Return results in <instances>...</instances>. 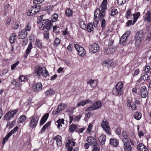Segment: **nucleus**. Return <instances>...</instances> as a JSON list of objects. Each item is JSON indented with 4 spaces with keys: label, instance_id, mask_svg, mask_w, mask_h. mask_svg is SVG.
Instances as JSON below:
<instances>
[{
    "label": "nucleus",
    "instance_id": "nucleus-1",
    "mask_svg": "<svg viewBox=\"0 0 151 151\" xmlns=\"http://www.w3.org/2000/svg\"><path fill=\"white\" fill-rule=\"evenodd\" d=\"M124 86V83L122 81H119L117 83L115 86V88H113L112 93L113 95L116 96H119L122 95L123 93V89Z\"/></svg>",
    "mask_w": 151,
    "mask_h": 151
},
{
    "label": "nucleus",
    "instance_id": "nucleus-2",
    "mask_svg": "<svg viewBox=\"0 0 151 151\" xmlns=\"http://www.w3.org/2000/svg\"><path fill=\"white\" fill-rule=\"evenodd\" d=\"M107 0H103L99 8L97 9L96 10V14H100V16L105 15V10L107 8Z\"/></svg>",
    "mask_w": 151,
    "mask_h": 151
},
{
    "label": "nucleus",
    "instance_id": "nucleus-3",
    "mask_svg": "<svg viewBox=\"0 0 151 151\" xmlns=\"http://www.w3.org/2000/svg\"><path fill=\"white\" fill-rule=\"evenodd\" d=\"M39 119V117L37 115H33L29 118V127L32 128L35 127Z\"/></svg>",
    "mask_w": 151,
    "mask_h": 151
},
{
    "label": "nucleus",
    "instance_id": "nucleus-4",
    "mask_svg": "<svg viewBox=\"0 0 151 151\" xmlns=\"http://www.w3.org/2000/svg\"><path fill=\"white\" fill-rule=\"evenodd\" d=\"M40 8V6L39 5L30 7L27 11V15L29 16H32L37 13Z\"/></svg>",
    "mask_w": 151,
    "mask_h": 151
},
{
    "label": "nucleus",
    "instance_id": "nucleus-5",
    "mask_svg": "<svg viewBox=\"0 0 151 151\" xmlns=\"http://www.w3.org/2000/svg\"><path fill=\"white\" fill-rule=\"evenodd\" d=\"M35 72L38 76L41 74L42 76L45 77L48 75V73L45 68L39 66L35 68Z\"/></svg>",
    "mask_w": 151,
    "mask_h": 151
},
{
    "label": "nucleus",
    "instance_id": "nucleus-6",
    "mask_svg": "<svg viewBox=\"0 0 151 151\" xmlns=\"http://www.w3.org/2000/svg\"><path fill=\"white\" fill-rule=\"evenodd\" d=\"M52 24L51 21L47 19H44L42 20V24L40 26V28L41 30L46 29L47 30H49L52 27Z\"/></svg>",
    "mask_w": 151,
    "mask_h": 151
},
{
    "label": "nucleus",
    "instance_id": "nucleus-7",
    "mask_svg": "<svg viewBox=\"0 0 151 151\" xmlns=\"http://www.w3.org/2000/svg\"><path fill=\"white\" fill-rule=\"evenodd\" d=\"M18 111V110L17 109L9 111L4 116V120H10L14 116Z\"/></svg>",
    "mask_w": 151,
    "mask_h": 151
},
{
    "label": "nucleus",
    "instance_id": "nucleus-8",
    "mask_svg": "<svg viewBox=\"0 0 151 151\" xmlns=\"http://www.w3.org/2000/svg\"><path fill=\"white\" fill-rule=\"evenodd\" d=\"M75 47L79 55L83 57L86 55V52L83 47L77 44L75 45Z\"/></svg>",
    "mask_w": 151,
    "mask_h": 151
},
{
    "label": "nucleus",
    "instance_id": "nucleus-9",
    "mask_svg": "<svg viewBox=\"0 0 151 151\" xmlns=\"http://www.w3.org/2000/svg\"><path fill=\"white\" fill-rule=\"evenodd\" d=\"M102 105V103L99 101H97L93 104L92 105L89 107L86 110V111H91L94 110L98 109L101 107Z\"/></svg>",
    "mask_w": 151,
    "mask_h": 151
},
{
    "label": "nucleus",
    "instance_id": "nucleus-10",
    "mask_svg": "<svg viewBox=\"0 0 151 151\" xmlns=\"http://www.w3.org/2000/svg\"><path fill=\"white\" fill-rule=\"evenodd\" d=\"M101 126L105 132L109 134H111L109 123L106 121H103L101 123Z\"/></svg>",
    "mask_w": 151,
    "mask_h": 151
},
{
    "label": "nucleus",
    "instance_id": "nucleus-11",
    "mask_svg": "<svg viewBox=\"0 0 151 151\" xmlns=\"http://www.w3.org/2000/svg\"><path fill=\"white\" fill-rule=\"evenodd\" d=\"M130 34V32L129 31H127L122 36L120 40V43L121 45H124L125 44L126 40Z\"/></svg>",
    "mask_w": 151,
    "mask_h": 151
},
{
    "label": "nucleus",
    "instance_id": "nucleus-12",
    "mask_svg": "<svg viewBox=\"0 0 151 151\" xmlns=\"http://www.w3.org/2000/svg\"><path fill=\"white\" fill-rule=\"evenodd\" d=\"M76 142L73 139H69L66 144V147L67 148L68 151H72L73 149L72 147L74 146Z\"/></svg>",
    "mask_w": 151,
    "mask_h": 151
},
{
    "label": "nucleus",
    "instance_id": "nucleus-13",
    "mask_svg": "<svg viewBox=\"0 0 151 151\" xmlns=\"http://www.w3.org/2000/svg\"><path fill=\"white\" fill-rule=\"evenodd\" d=\"M141 96L143 98H145L148 95V92L146 87L142 86L140 88L139 92Z\"/></svg>",
    "mask_w": 151,
    "mask_h": 151
},
{
    "label": "nucleus",
    "instance_id": "nucleus-14",
    "mask_svg": "<svg viewBox=\"0 0 151 151\" xmlns=\"http://www.w3.org/2000/svg\"><path fill=\"white\" fill-rule=\"evenodd\" d=\"M86 141L91 146L95 147L96 145V139L93 137L91 136L88 137L87 138Z\"/></svg>",
    "mask_w": 151,
    "mask_h": 151
},
{
    "label": "nucleus",
    "instance_id": "nucleus-15",
    "mask_svg": "<svg viewBox=\"0 0 151 151\" xmlns=\"http://www.w3.org/2000/svg\"><path fill=\"white\" fill-rule=\"evenodd\" d=\"M89 50L93 53H96L99 50V47L98 45L96 43L92 44L90 46Z\"/></svg>",
    "mask_w": 151,
    "mask_h": 151
},
{
    "label": "nucleus",
    "instance_id": "nucleus-16",
    "mask_svg": "<svg viewBox=\"0 0 151 151\" xmlns=\"http://www.w3.org/2000/svg\"><path fill=\"white\" fill-rule=\"evenodd\" d=\"M53 139L56 141L57 145L58 147H60L62 146V138L60 136L57 135L54 137Z\"/></svg>",
    "mask_w": 151,
    "mask_h": 151
},
{
    "label": "nucleus",
    "instance_id": "nucleus-17",
    "mask_svg": "<svg viewBox=\"0 0 151 151\" xmlns=\"http://www.w3.org/2000/svg\"><path fill=\"white\" fill-rule=\"evenodd\" d=\"M42 86L41 83H38L36 85L35 84H33L32 86V89L36 92H38L42 89Z\"/></svg>",
    "mask_w": 151,
    "mask_h": 151
},
{
    "label": "nucleus",
    "instance_id": "nucleus-18",
    "mask_svg": "<svg viewBox=\"0 0 151 151\" xmlns=\"http://www.w3.org/2000/svg\"><path fill=\"white\" fill-rule=\"evenodd\" d=\"M123 142L124 143V151H131L132 147L129 141H126Z\"/></svg>",
    "mask_w": 151,
    "mask_h": 151
},
{
    "label": "nucleus",
    "instance_id": "nucleus-19",
    "mask_svg": "<svg viewBox=\"0 0 151 151\" xmlns=\"http://www.w3.org/2000/svg\"><path fill=\"white\" fill-rule=\"evenodd\" d=\"M144 20L148 23L151 22V12L150 11L147 12L143 16Z\"/></svg>",
    "mask_w": 151,
    "mask_h": 151
},
{
    "label": "nucleus",
    "instance_id": "nucleus-20",
    "mask_svg": "<svg viewBox=\"0 0 151 151\" xmlns=\"http://www.w3.org/2000/svg\"><path fill=\"white\" fill-rule=\"evenodd\" d=\"M32 48L33 47L32 43L30 42L28 45V47L26 50L25 53L24 55V57L25 58H27Z\"/></svg>",
    "mask_w": 151,
    "mask_h": 151
},
{
    "label": "nucleus",
    "instance_id": "nucleus-21",
    "mask_svg": "<svg viewBox=\"0 0 151 151\" xmlns=\"http://www.w3.org/2000/svg\"><path fill=\"white\" fill-rule=\"evenodd\" d=\"M49 116V114L46 113L43 116L40 122V125L42 126L45 123L47 120Z\"/></svg>",
    "mask_w": 151,
    "mask_h": 151
},
{
    "label": "nucleus",
    "instance_id": "nucleus-22",
    "mask_svg": "<svg viewBox=\"0 0 151 151\" xmlns=\"http://www.w3.org/2000/svg\"><path fill=\"white\" fill-rule=\"evenodd\" d=\"M87 83L89 84L92 87H95L98 84V80H93L90 79L89 80V81L87 82Z\"/></svg>",
    "mask_w": 151,
    "mask_h": 151
},
{
    "label": "nucleus",
    "instance_id": "nucleus-23",
    "mask_svg": "<svg viewBox=\"0 0 151 151\" xmlns=\"http://www.w3.org/2000/svg\"><path fill=\"white\" fill-rule=\"evenodd\" d=\"M27 32L25 30H22L19 33V38L23 39L26 37Z\"/></svg>",
    "mask_w": 151,
    "mask_h": 151
},
{
    "label": "nucleus",
    "instance_id": "nucleus-24",
    "mask_svg": "<svg viewBox=\"0 0 151 151\" xmlns=\"http://www.w3.org/2000/svg\"><path fill=\"white\" fill-rule=\"evenodd\" d=\"M140 13L139 12H137L134 14L133 15V20L132 25H133L136 22L139 17L140 16Z\"/></svg>",
    "mask_w": 151,
    "mask_h": 151
},
{
    "label": "nucleus",
    "instance_id": "nucleus-25",
    "mask_svg": "<svg viewBox=\"0 0 151 151\" xmlns=\"http://www.w3.org/2000/svg\"><path fill=\"white\" fill-rule=\"evenodd\" d=\"M98 18H99L100 20L101 21V27L103 28L105 27L106 25V21L104 18L105 15L102 16H100V14L98 15Z\"/></svg>",
    "mask_w": 151,
    "mask_h": 151
},
{
    "label": "nucleus",
    "instance_id": "nucleus-26",
    "mask_svg": "<svg viewBox=\"0 0 151 151\" xmlns=\"http://www.w3.org/2000/svg\"><path fill=\"white\" fill-rule=\"evenodd\" d=\"M138 150L140 151H147V149L146 146L142 143L139 144L137 146Z\"/></svg>",
    "mask_w": 151,
    "mask_h": 151
},
{
    "label": "nucleus",
    "instance_id": "nucleus-27",
    "mask_svg": "<svg viewBox=\"0 0 151 151\" xmlns=\"http://www.w3.org/2000/svg\"><path fill=\"white\" fill-rule=\"evenodd\" d=\"M51 124V122H47L43 127L40 131L41 133L44 132L45 130L48 129L50 127Z\"/></svg>",
    "mask_w": 151,
    "mask_h": 151
},
{
    "label": "nucleus",
    "instance_id": "nucleus-28",
    "mask_svg": "<svg viewBox=\"0 0 151 151\" xmlns=\"http://www.w3.org/2000/svg\"><path fill=\"white\" fill-rule=\"evenodd\" d=\"M110 144L115 147H117L119 145L118 141L115 139H110Z\"/></svg>",
    "mask_w": 151,
    "mask_h": 151
},
{
    "label": "nucleus",
    "instance_id": "nucleus-29",
    "mask_svg": "<svg viewBox=\"0 0 151 151\" xmlns=\"http://www.w3.org/2000/svg\"><path fill=\"white\" fill-rule=\"evenodd\" d=\"M109 14L111 16L113 17L117 14L118 13L117 9L114 8H111Z\"/></svg>",
    "mask_w": 151,
    "mask_h": 151
},
{
    "label": "nucleus",
    "instance_id": "nucleus-30",
    "mask_svg": "<svg viewBox=\"0 0 151 151\" xmlns=\"http://www.w3.org/2000/svg\"><path fill=\"white\" fill-rule=\"evenodd\" d=\"M99 14H96V12H95L94 16V21L93 22L94 26L96 25V26L98 24L99 22L98 17V15Z\"/></svg>",
    "mask_w": 151,
    "mask_h": 151
},
{
    "label": "nucleus",
    "instance_id": "nucleus-31",
    "mask_svg": "<svg viewBox=\"0 0 151 151\" xmlns=\"http://www.w3.org/2000/svg\"><path fill=\"white\" fill-rule=\"evenodd\" d=\"M64 119H59L56 122L57 124V127L58 128L61 129V127L62 126V124H64Z\"/></svg>",
    "mask_w": 151,
    "mask_h": 151
},
{
    "label": "nucleus",
    "instance_id": "nucleus-32",
    "mask_svg": "<svg viewBox=\"0 0 151 151\" xmlns=\"http://www.w3.org/2000/svg\"><path fill=\"white\" fill-rule=\"evenodd\" d=\"M99 140L101 145L104 144L106 140V136L104 135L100 136L99 138Z\"/></svg>",
    "mask_w": 151,
    "mask_h": 151
},
{
    "label": "nucleus",
    "instance_id": "nucleus-33",
    "mask_svg": "<svg viewBox=\"0 0 151 151\" xmlns=\"http://www.w3.org/2000/svg\"><path fill=\"white\" fill-rule=\"evenodd\" d=\"M132 16V10L129 9L127 10L125 17L127 19H129L131 18Z\"/></svg>",
    "mask_w": 151,
    "mask_h": 151
},
{
    "label": "nucleus",
    "instance_id": "nucleus-34",
    "mask_svg": "<svg viewBox=\"0 0 151 151\" xmlns=\"http://www.w3.org/2000/svg\"><path fill=\"white\" fill-rule=\"evenodd\" d=\"M55 93V91L51 89H49L45 92L46 96H50L53 95Z\"/></svg>",
    "mask_w": 151,
    "mask_h": 151
},
{
    "label": "nucleus",
    "instance_id": "nucleus-35",
    "mask_svg": "<svg viewBox=\"0 0 151 151\" xmlns=\"http://www.w3.org/2000/svg\"><path fill=\"white\" fill-rule=\"evenodd\" d=\"M87 31L90 32H91L93 29V27L92 23L89 22L87 25Z\"/></svg>",
    "mask_w": 151,
    "mask_h": 151
},
{
    "label": "nucleus",
    "instance_id": "nucleus-36",
    "mask_svg": "<svg viewBox=\"0 0 151 151\" xmlns=\"http://www.w3.org/2000/svg\"><path fill=\"white\" fill-rule=\"evenodd\" d=\"M16 39V37L15 34L14 33H13L10 35L9 38V40L11 43H14Z\"/></svg>",
    "mask_w": 151,
    "mask_h": 151
},
{
    "label": "nucleus",
    "instance_id": "nucleus-37",
    "mask_svg": "<svg viewBox=\"0 0 151 151\" xmlns=\"http://www.w3.org/2000/svg\"><path fill=\"white\" fill-rule=\"evenodd\" d=\"M122 136L124 137V139H122V141L123 142L128 140V135L127 131H124L122 133Z\"/></svg>",
    "mask_w": 151,
    "mask_h": 151
},
{
    "label": "nucleus",
    "instance_id": "nucleus-38",
    "mask_svg": "<svg viewBox=\"0 0 151 151\" xmlns=\"http://www.w3.org/2000/svg\"><path fill=\"white\" fill-rule=\"evenodd\" d=\"M93 124L92 123H89L86 131L87 133L90 134L91 133L93 129Z\"/></svg>",
    "mask_w": 151,
    "mask_h": 151
},
{
    "label": "nucleus",
    "instance_id": "nucleus-39",
    "mask_svg": "<svg viewBox=\"0 0 151 151\" xmlns=\"http://www.w3.org/2000/svg\"><path fill=\"white\" fill-rule=\"evenodd\" d=\"M12 136V133L11 132H9L6 136L3 138L2 141V144L4 145L6 142L8 140L9 138Z\"/></svg>",
    "mask_w": 151,
    "mask_h": 151
},
{
    "label": "nucleus",
    "instance_id": "nucleus-40",
    "mask_svg": "<svg viewBox=\"0 0 151 151\" xmlns=\"http://www.w3.org/2000/svg\"><path fill=\"white\" fill-rule=\"evenodd\" d=\"M32 28L31 24L30 22H27L25 24L24 27V29L26 31H29L31 30Z\"/></svg>",
    "mask_w": 151,
    "mask_h": 151
},
{
    "label": "nucleus",
    "instance_id": "nucleus-41",
    "mask_svg": "<svg viewBox=\"0 0 151 151\" xmlns=\"http://www.w3.org/2000/svg\"><path fill=\"white\" fill-rule=\"evenodd\" d=\"M65 14L66 16L70 17L73 14V11L70 9H67L65 11Z\"/></svg>",
    "mask_w": 151,
    "mask_h": 151
},
{
    "label": "nucleus",
    "instance_id": "nucleus-42",
    "mask_svg": "<svg viewBox=\"0 0 151 151\" xmlns=\"http://www.w3.org/2000/svg\"><path fill=\"white\" fill-rule=\"evenodd\" d=\"M90 101L89 99H86L85 101H82L81 102L78 103L77 105V107H79L80 106H83L85 104L90 102Z\"/></svg>",
    "mask_w": 151,
    "mask_h": 151
},
{
    "label": "nucleus",
    "instance_id": "nucleus-43",
    "mask_svg": "<svg viewBox=\"0 0 151 151\" xmlns=\"http://www.w3.org/2000/svg\"><path fill=\"white\" fill-rule=\"evenodd\" d=\"M77 126L73 124H71L69 127V129L70 132H73L77 129Z\"/></svg>",
    "mask_w": 151,
    "mask_h": 151
},
{
    "label": "nucleus",
    "instance_id": "nucleus-44",
    "mask_svg": "<svg viewBox=\"0 0 151 151\" xmlns=\"http://www.w3.org/2000/svg\"><path fill=\"white\" fill-rule=\"evenodd\" d=\"M60 40L59 38H55L53 43V46L55 47H57L60 44Z\"/></svg>",
    "mask_w": 151,
    "mask_h": 151
},
{
    "label": "nucleus",
    "instance_id": "nucleus-45",
    "mask_svg": "<svg viewBox=\"0 0 151 151\" xmlns=\"http://www.w3.org/2000/svg\"><path fill=\"white\" fill-rule=\"evenodd\" d=\"M16 121H12L11 123L8 122L6 125V127L11 129L14 126L15 124Z\"/></svg>",
    "mask_w": 151,
    "mask_h": 151
},
{
    "label": "nucleus",
    "instance_id": "nucleus-46",
    "mask_svg": "<svg viewBox=\"0 0 151 151\" xmlns=\"http://www.w3.org/2000/svg\"><path fill=\"white\" fill-rule=\"evenodd\" d=\"M27 80V77L24 75H21L19 77V80L21 82H24Z\"/></svg>",
    "mask_w": 151,
    "mask_h": 151
},
{
    "label": "nucleus",
    "instance_id": "nucleus-47",
    "mask_svg": "<svg viewBox=\"0 0 151 151\" xmlns=\"http://www.w3.org/2000/svg\"><path fill=\"white\" fill-rule=\"evenodd\" d=\"M27 119L26 116L24 115L21 116L18 119L19 122L20 123H23L25 122Z\"/></svg>",
    "mask_w": 151,
    "mask_h": 151
},
{
    "label": "nucleus",
    "instance_id": "nucleus-48",
    "mask_svg": "<svg viewBox=\"0 0 151 151\" xmlns=\"http://www.w3.org/2000/svg\"><path fill=\"white\" fill-rule=\"evenodd\" d=\"M66 107V105L64 104H61L58 106V109L59 111H60L65 109Z\"/></svg>",
    "mask_w": 151,
    "mask_h": 151
},
{
    "label": "nucleus",
    "instance_id": "nucleus-49",
    "mask_svg": "<svg viewBox=\"0 0 151 151\" xmlns=\"http://www.w3.org/2000/svg\"><path fill=\"white\" fill-rule=\"evenodd\" d=\"M58 17V14H56V13H55L52 16L51 21L52 22H55L57 20Z\"/></svg>",
    "mask_w": 151,
    "mask_h": 151
},
{
    "label": "nucleus",
    "instance_id": "nucleus-50",
    "mask_svg": "<svg viewBox=\"0 0 151 151\" xmlns=\"http://www.w3.org/2000/svg\"><path fill=\"white\" fill-rule=\"evenodd\" d=\"M134 116L136 119L139 120L141 117V114L139 113L136 112L134 114Z\"/></svg>",
    "mask_w": 151,
    "mask_h": 151
},
{
    "label": "nucleus",
    "instance_id": "nucleus-51",
    "mask_svg": "<svg viewBox=\"0 0 151 151\" xmlns=\"http://www.w3.org/2000/svg\"><path fill=\"white\" fill-rule=\"evenodd\" d=\"M35 45L38 48L41 47L42 46V44L40 40L38 39H37L35 41Z\"/></svg>",
    "mask_w": 151,
    "mask_h": 151
},
{
    "label": "nucleus",
    "instance_id": "nucleus-52",
    "mask_svg": "<svg viewBox=\"0 0 151 151\" xmlns=\"http://www.w3.org/2000/svg\"><path fill=\"white\" fill-rule=\"evenodd\" d=\"M82 116V115L81 114H79L78 115L75 116H74V121L75 122H78L81 117Z\"/></svg>",
    "mask_w": 151,
    "mask_h": 151
},
{
    "label": "nucleus",
    "instance_id": "nucleus-53",
    "mask_svg": "<svg viewBox=\"0 0 151 151\" xmlns=\"http://www.w3.org/2000/svg\"><path fill=\"white\" fill-rule=\"evenodd\" d=\"M80 27L83 29H85L86 28V25L85 22L83 21H81L79 23Z\"/></svg>",
    "mask_w": 151,
    "mask_h": 151
},
{
    "label": "nucleus",
    "instance_id": "nucleus-54",
    "mask_svg": "<svg viewBox=\"0 0 151 151\" xmlns=\"http://www.w3.org/2000/svg\"><path fill=\"white\" fill-rule=\"evenodd\" d=\"M23 84L20 83L19 81H15V85L18 89H20L21 88V87Z\"/></svg>",
    "mask_w": 151,
    "mask_h": 151
},
{
    "label": "nucleus",
    "instance_id": "nucleus-55",
    "mask_svg": "<svg viewBox=\"0 0 151 151\" xmlns=\"http://www.w3.org/2000/svg\"><path fill=\"white\" fill-rule=\"evenodd\" d=\"M127 0H117V3L119 6L124 4L126 1Z\"/></svg>",
    "mask_w": 151,
    "mask_h": 151
},
{
    "label": "nucleus",
    "instance_id": "nucleus-56",
    "mask_svg": "<svg viewBox=\"0 0 151 151\" xmlns=\"http://www.w3.org/2000/svg\"><path fill=\"white\" fill-rule=\"evenodd\" d=\"M19 24L17 22L14 23L12 26V28L13 29H16L19 27Z\"/></svg>",
    "mask_w": 151,
    "mask_h": 151
},
{
    "label": "nucleus",
    "instance_id": "nucleus-57",
    "mask_svg": "<svg viewBox=\"0 0 151 151\" xmlns=\"http://www.w3.org/2000/svg\"><path fill=\"white\" fill-rule=\"evenodd\" d=\"M142 78L143 80L144 81H145L146 80L150 79V77L147 74H145L143 76Z\"/></svg>",
    "mask_w": 151,
    "mask_h": 151
},
{
    "label": "nucleus",
    "instance_id": "nucleus-58",
    "mask_svg": "<svg viewBox=\"0 0 151 151\" xmlns=\"http://www.w3.org/2000/svg\"><path fill=\"white\" fill-rule=\"evenodd\" d=\"M133 102L132 99L131 98H128L127 99V106H129L131 105V103Z\"/></svg>",
    "mask_w": 151,
    "mask_h": 151
},
{
    "label": "nucleus",
    "instance_id": "nucleus-59",
    "mask_svg": "<svg viewBox=\"0 0 151 151\" xmlns=\"http://www.w3.org/2000/svg\"><path fill=\"white\" fill-rule=\"evenodd\" d=\"M19 61H17L15 63H14L11 66V69L12 70H14L19 64Z\"/></svg>",
    "mask_w": 151,
    "mask_h": 151
},
{
    "label": "nucleus",
    "instance_id": "nucleus-60",
    "mask_svg": "<svg viewBox=\"0 0 151 151\" xmlns=\"http://www.w3.org/2000/svg\"><path fill=\"white\" fill-rule=\"evenodd\" d=\"M49 32L48 31H46L44 34V37L46 40H48L49 39Z\"/></svg>",
    "mask_w": 151,
    "mask_h": 151
},
{
    "label": "nucleus",
    "instance_id": "nucleus-61",
    "mask_svg": "<svg viewBox=\"0 0 151 151\" xmlns=\"http://www.w3.org/2000/svg\"><path fill=\"white\" fill-rule=\"evenodd\" d=\"M128 106L131 107L132 109L134 110H135L137 108L136 105L135 104H134L133 102L131 103V105L130 106Z\"/></svg>",
    "mask_w": 151,
    "mask_h": 151
},
{
    "label": "nucleus",
    "instance_id": "nucleus-62",
    "mask_svg": "<svg viewBox=\"0 0 151 151\" xmlns=\"http://www.w3.org/2000/svg\"><path fill=\"white\" fill-rule=\"evenodd\" d=\"M60 27H59L57 26H54L53 27V31L54 32L57 33Z\"/></svg>",
    "mask_w": 151,
    "mask_h": 151
},
{
    "label": "nucleus",
    "instance_id": "nucleus-63",
    "mask_svg": "<svg viewBox=\"0 0 151 151\" xmlns=\"http://www.w3.org/2000/svg\"><path fill=\"white\" fill-rule=\"evenodd\" d=\"M18 129V126H16L13 129L11 130L9 132H11L12 133V135L13 134L15 133L16 132Z\"/></svg>",
    "mask_w": 151,
    "mask_h": 151
},
{
    "label": "nucleus",
    "instance_id": "nucleus-64",
    "mask_svg": "<svg viewBox=\"0 0 151 151\" xmlns=\"http://www.w3.org/2000/svg\"><path fill=\"white\" fill-rule=\"evenodd\" d=\"M85 127H83L80 129H77L76 131H77L78 133H82L85 130Z\"/></svg>",
    "mask_w": 151,
    "mask_h": 151
}]
</instances>
